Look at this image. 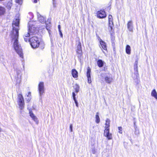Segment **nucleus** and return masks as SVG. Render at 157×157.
Segmentation results:
<instances>
[{"mask_svg":"<svg viewBox=\"0 0 157 157\" xmlns=\"http://www.w3.org/2000/svg\"><path fill=\"white\" fill-rule=\"evenodd\" d=\"M37 28L35 27L34 25L29 27L28 32L25 34L24 36L26 37H29L30 35L35 34L37 32Z\"/></svg>","mask_w":157,"mask_h":157,"instance_id":"3","label":"nucleus"},{"mask_svg":"<svg viewBox=\"0 0 157 157\" xmlns=\"http://www.w3.org/2000/svg\"><path fill=\"white\" fill-rule=\"evenodd\" d=\"M75 94L74 92L72 93V97H73V99H76L75 98Z\"/></svg>","mask_w":157,"mask_h":157,"instance_id":"33","label":"nucleus"},{"mask_svg":"<svg viewBox=\"0 0 157 157\" xmlns=\"http://www.w3.org/2000/svg\"><path fill=\"white\" fill-rule=\"evenodd\" d=\"M118 132L120 133H122V128L121 127H118Z\"/></svg>","mask_w":157,"mask_h":157,"instance_id":"29","label":"nucleus"},{"mask_svg":"<svg viewBox=\"0 0 157 157\" xmlns=\"http://www.w3.org/2000/svg\"><path fill=\"white\" fill-rule=\"evenodd\" d=\"M33 2L34 3H36L37 2V0H33Z\"/></svg>","mask_w":157,"mask_h":157,"instance_id":"42","label":"nucleus"},{"mask_svg":"<svg viewBox=\"0 0 157 157\" xmlns=\"http://www.w3.org/2000/svg\"><path fill=\"white\" fill-rule=\"evenodd\" d=\"M72 75L74 78H77L78 77V74L77 71L75 69L72 70Z\"/></svg>","mask_w":157,"mask_h":157,"instance_id":"17","label":"nucleus"},{"mask_svg":"<svg viewBox=\"0 0 157 157\" xmlns=\"http://www.w3.org/2000/svg\"><path fill=\"white\" fill-rule=\"evenodd\" d=\"M59 34H60L61 37L62 38L63 37V34L61 32V31H59Z\"/></svg>","mask_w":157,"mask_h":157,"instance_id":"35","label":"nucleus"},{"mask_svg":"<svg viewBox=\"0 0 157 157\" xmlns=\"http://www.w3.org/2000/svg\"><path fill=\"white\" fill-rule=\"evenodd\" d=\"M5 8L2 6H0V16L4 15L6 13Z\"/></svg>","mask_w":157,"mask_h":157,"instance_id":"18","label":"nucleus"},{"mask_svg":"<svg viewBox=\"0 0 157 157\" xmlns=\"http://www.w3.org/2000/svg\"><path fill=\"white\" fill-rule=\"evenodd\" d=\"M76 52L78 58L80 59L82 55V50L81 44L80 42L77 47Z\"/></svg>","mask_w":157,"mask_h":157,"instance_id":"7","label":"nucleus"},{"mask_svg":"<svg viewBox=\"0 0 157 157\" xmlns=\"http://www.w3.org/2000/svg\"><path fill=\"white\" fill-rule=\"evenodd\" d=\"M38 90L40 94V99H41L42 96L44 93V82H40L39 84Z\"/></svg>","mask_w":157,"mask_h":157,"instance_id":"5","label":"nucleus"},{"mask_svg":"<svg viewBox=\"0 0 157 157\" xmlns=\"http://www.w3.org/2000/svg\"><path fill=\"white\" fill-rule=\"evenodd\" d=\"M45 27V26H44L43 27V29H44V27Z\"/></svg>","mask_w":157,"mask_h":157,"instance_id":"44","label":"nucleus"},{"mask_svg":"<svg viewBox=\"0 0 157 157\" xmlns=\"http://www.w3.org/2000/svg\"><path fill=\"white\" fill-rule=\"evenodd\" d=\"M92 153L93 154H95L96 152V151L95 147H94L92 148L91 150Z\"/></svg>","mask_w":157,"mask_h":157,"instance_id":"27","label":"nucleus"},{"mask_svg":"<svg viewBox=\"0 0 157 157\" xmlns=\"http://www.w3.org/2000/svg\"><path fill=\"white\" fill-rule=\"evenodd\" d=\"M74 90L76 93H77L78 92L79 90V87L78 86L77 84H75L74 86Z\"/></svg>","mask_w":157,"mask_h":157,"instance_id":"26","label":"nucleus"},{"mask_svg":"<svg viewBox=\"0 0 157 157\" xmlns=\"http://www.w3.org/2000/svg\"><path fill=\"white\" fill-rule=\"evenodd\" d=\"M97 16L99 18H104L106 17V14L105 12L102 10L98 11L97 13Z\"/></svg>","mask_w":157,"mask_h":157,"instance_id":"10","label":"nucleus"},{"mask_svg":"<svg viewBox=\"0 0 157 157\" xmlns=\"http://www.w3.org/2000/svg\"><path fill=\"white\" fill-rule=\"evenodd\" d=\"M15 1L16 3L19 4H21L22 3V0H15Z\"/></svg>","mask_w":157,"mask_h":157,"instance_id":"30","label":"nucleus"},{"mask_svg":"<svg viewBox=\"0 0 157 157\" xmlns=\"http://www.w3.org/2000/svg\"><path fill=\"white\" fill-rule=\"evenodd\" d=\"M137 63H138L137 61H136L135 62V64L134 65H137Z\"/></svg>","mask_w":157,"mask_h":157,"instance_id":"41","label":"nucleus"},{"mask_svg":"<svg viewBox=\"0 0 157 157\" xmlns=\"http://www.w3.org/2000/svg\"><path fill=\"white\" fill-rule=\"evenodd\" d=\"M110 121L109 119H107L106 120L105 123V128H109Z\"/></svg>","mask_w":157,"mask_h":157,"instance_id":"22","label":"nucleus"},{"mask_svg":"<svg viewBox=\"0 0 157 157\" xmlns=\"http://www.w3.org/2000/svg\"><path fill=\"white\" fill-rule=\"evenodd\" d=\"M134 70L135 71V74H136V77H138L139 75L138 71V66L136 65H134Z\"/></svg>","mask_w":157,"mask_h":157,"instance_id":"24","label":"nucleus"},{"mask_svg":"<svg viewBox=\"0 0 157 157\" xmlns=\"http://www.w3.org/2000/svg\"><path fill=\"white\" fill-rule=\"evenodd\" d=\"M104 79L105 82L109 84L113 80V79L112 77L108 76H106Z\"/></svg>","mask_w":157,"mask_h":157,"instance_id":"15","label":"nucleus"},{"mask_svg":"<svg viewBox=\"0 0 157 157\" xmlns=\"http://www.w3.org/2000/svg\"><path fill=\"white\" fill-rule=\"evenodd\" d=\"M91 69L89 67H88L87 69V72L86 73V76L87 78L88 82L90 83L91 82V78L90 76Z\"/></svg>","mask_w":157,"mask_h":157,"instance_id":"12","label":"nucleus"},{"mask_svg":"<svg viewBox=\"0 0 157 157\" xmlns=\"http://www.w3.org/2000/svg\"><path fill=\"white\" fill-rule=\"evenodd\" d=\"M73 125L72 124H71L70 126V132H73Z\"/></svg>","mask_w":157,"mask_h":157,"instance_id":"31","label":"nucleus"},{"mask_svg":"<svg viewBox=\"0 0 157 157\" xmlns=\"http://www.w3.org/2000/svg\"><path fill=\"white\" fill-rule=\"evenodd\" d=\"M29 113L30 114V116L32 119V120L35 122L36 124H38L39 123V121L38 118L36 116H35L34 114L32 112L30 109L29 110Z\"/></svg>","mask_w":157,"mask_h":157,"instance_id":"9","label":"nucleus"},{"mask_svg":"<svg viewBox=\"0 0 157 157\" xmlns=\"http://www.w3.org/2000/svg\"><path fill=\"white\" fill-rule=\"evenodd\" d=\"M37 15L39 21L42 23L45 22L46 20L44 17L41 16L38 12H37Z\"/></svg>","mask_w":157,"mask_h":157,"instance_id":"11","label":"nucleus"},{"mask_svg":"<svg viewBox=\"0 0 157 157\" xmlns=\"http://www.w3.org/2000/svg\"><path fill=\"white\" fill-rule=\"evenodd\" d=\"M2 131V129L0 127V133Z\"/></svg>","mask_w":157,"mask_h":157,"instance_id":"43","label":"nucleus"},{"mask_svg":"<svg viewBox=\"0 0 157 157\" xmlns=\"http://www.w3.org/2000/svg\"><path fill=\"white\" fill-rule=\"evenodd\" d=\"M53 2V6L54 7H56L55 4V0H52Z\"/></svg>","mask_w":157,"mask_h":157,"instance_id":"36","label":"nucleus"},{"mask_svg":"<svg viewBox=\"0 0 157 157\" xmlns=\"http://www.w3.org/2000/svg\"><path fill=\"white\" fill-rule=\"evenodd\" d=\"M26 99L28 102H29L31 99V97H27Z\"/></svg>","mask_w":157,"mask_h":157,"instance_id":"34","label":"nucleus"},{"mask_svg":"<svg viewBox=\"0 0 157 157\" xmlns=\"http://www.w3.org/2000/svg\"><path fill=\"white\" fill-rule=\"evenodd\" d=\"M104 62L101 59L98 60L97 62V64L98 66L100 67H102L103 66Z\"/></svg>","mask_w":157,"mask_h":157,"instance_id":"20","label":"nucleus"},{"mask_svg":"<svg viewBox=\"0 0 157 157\" xmlns=\"http://www.w3.org/2000/svg\"><path fill=\"white\" fill-rule=\"evenodd\" d=\"M24 38L25 41L26 42H27L28 41V38H25L24 36Z\"/></svg>","mask_w":157,"mask_h":157,"instance_id":"40","label":"nucleus"},{"mask_svg":"<svg viewBox=\"0 0 157 157\" xmlns=\"http://www.w3.org/2000/svg\"><path fill=\"white\" fill-rule=\"evenodd\" d=\"M27 96V97H31V93L30 92H29Z\"/></svg>","mask_w":157,"mask_h":157,"instance_id":"37","label":"nucleus"},{"mask_svg":"<svg viewBox=\"0 0 157 157\" xmlns=\"http://www.w3.org/2000/svg\"><path fill=\"white\" fill-rule=\"evenodd\" d=\"M151 95L157 99V93L155 89L152 90L151 93Z\"/></svg>","mask_w":157,"mask_h":157,"instance_id":"23","label":"nucleus"},{"mask_svg":"<svg viewBox=\"0 0 157 157\" xmlns=\"http://www.w3.org/2000/svg\"><path fill=\"white\" fill-rule=\"evenodd\" d=\"M17 102L20 109L21 110L24 107L25 103L24 98L21 94H19L18 95Z\"/></svg>","mask_w":157,"mask_h":157,"instance_id":"4","label":"nucleus"},{"mask_svg":"<svg viewBox=\"0 0 157 157\" xmlns=\"http://www.w3.org/2000/svg\"><path fill=\"white\" fill-rule=\"evenodd\" d=\"M5 6L8 10H10L12 6V1L10 0V1L8 2L5 5Z\"/></svg>","mask_w":157,"mask_h":157,"instance_id":"16","label":"nucleus"},{"mask_svg":"<svg viewBox=\"0 0 157 157\" xmlns=\"http://www.w3.org/2000/svg\"><path fill=\"white\" fill-rule=\"evenodd\" d=\"M21 73L20 69H16V74L15 76V79L16 80L17 84H20L21 80Z\"/></svg>","mask_w":157,"mask_h":157,"instance_id":"6","label":"nucleus"},{"mask_svg":"<svg viewBox=\"0 0 157 157\" xmlns=\"http://www.w3.org/2000/svg\"><path fill=\"white\" fill-rule=\"evenodd\" d=\"M74 100L75 101V103L76 106L77 107H78V104L77 101L76 100V99H74Z\"/></svg>","mask_w":157,"mask_h":157,"instance_id":"32","label":"nucleus"},{"mask_svg":"<svg viewBox=\"0 0 157 157\" xmlns=\"http://www.w3.org/2000/svg\"><path fill=\"white\" fill-rule=\"evenodd\" d=\"M29 41L33 48H35L38 47L40 42L37 37L33 36L29 40Z\"/></svg>","mask_w":157,"mask_h":157,"instance_id":"2","label":"nucleus"},{"mask_svg":"<svg viewBox=\"0 0 157 157\" xmlns=\"http://www.w3.org/2000/svg\"><path fill=\"white\" fill-rule=\"evenodd\" d=\"M20 19L19 18L14 19L13 23V31L10 34L12 41H13V46L14 49L20 57L23 59V54L22 49L19 44L17 40L18 37L19 25Z\"/></svg>","mask_w":157,"mask_h":157,"instance_id":"1","label":"nucleus"},{"mask_svg":"<svg viewBox=\"0 0 157 157\" xmlns=\"http://www.w3.org/2000/svg\"><path fill=\"white\" fill-rule=\"evenodd\" d=\"M109 29L110 30V31L111 34H112L113 33V21L112 20L111 22L109 21Z\"/></svg>","mask_w":157,"mask_h":157,"instance_id":"14","label":"nucleus"},{"mask_svg":"<svg viewBox=\"0 0 157 157\" xmlns=\"http://www.w3.org/2000/svg\"><path fill=\"white\" fill-rule=\"evenodd\" d=\"M127 28L128 30L131 32H133V22L132 21H129L127 23Z\"/></svg>","mask_w":157,"mask_h":157,"instance_id":"13","label":"nucleus"},{"mask_svg":"<svg viewBox=\"0 0 157 157\" xmlns=\"http://www.w3.org/2000/svg\"><path fill=\"white\" fill-rule=\"evenodd\" d=\"M109 128H105L104 131V136L106 137L109 140L112 139V135L109 132Z\"/></svg>","mask_w":157,"mask_h":157,"instance_id":"8","label":"nucleus"},{"mask_svg":"<svg viewBox=\"0 0 157 157\" xmlns=\"http://www.w3.org/2000/svg\"><path fill=\"white\" fill-rule=\"evenodd\" d=\"M95 118L96 123H98L100 121V119L98 115V112H97L96 113Z\"/></svg>","mask_w":157,"mask_h":157,"instance_id":"25","label":"nucleus"},{"mask_svg":"<svg viewBox=\"0 0 157 157\" xmlns=\"http://www.w3.org/2000/svg\"><path fill=\"white\" fill-rule=\"evenodd\" d=\"M58 29H59V31H61V30H60V25H58Z\"/></svg>","mask_w":157,"mask_h":157,"instance_id":"38","label":"nucleus"},{"mask_svg":"<svg viewBox=\"0 0 157 157\" xmlns=\"http://www.w3.org/2000/svg\"><path fill=\"white\" fill-rule=\"evenodd\" d=\"M46 29H47V30H48L50 28V27L49 26H48L47 25H46Z\"/></svg>","mask_w":157,"mask_h":157,"instance_id":"39","label":"nucleus"},{"mask_svg":"<svg viewBox=\"0 0 157 157\" xmlns=\"http://www.w3.org/2000/svg\"><path fill=\"white\" fill-rule=\"evenodd\" d=\"M126 53L129 55L131 54V48L130 46L129 45H127L125 49Z\"/></svg>","mask_w":157,"mask_h":157,"instance_id":"21","label":"nucleus"},{"mask_svg":"<svg viewBox=\"0 0 157 157\" xmlns=\"http://www.w3.org/2000/svg\"><path fill=\"white\" fill-rule=\"evenodd\" d=\"M109 21L111 22V21L113 20V17L111 15H109L108 17Z\"/></svg>","mask_w":157,"mask_h":157,"instance_id":"28","label":"nucleus"},{"mask_svg":"<svg viewBox=\"0 0 157 157\" xmlns=\"http://www.w3.org/2000/svg\"><path fill=\"white\" fill-rule=\"evenodd\" d=\"M100 44L101 48L105 50L106 49V46L105 43L101 39L100 40Z\"/></svg>","mask_w":157,"mask_h":157,"instance_id":"19","label":"nucleus"}]
</instances>
